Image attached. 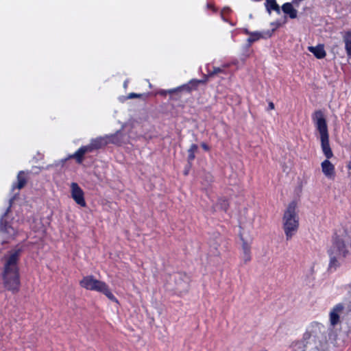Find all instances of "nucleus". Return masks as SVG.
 Returning a JSON list of instances; mask_svg holds the SVG:
<instances>
[{"label": "nucleus", "mask_w": 351, "mask_h": 351, "mask_svg": "<svg viewBox=\"0 0 351 351\" xmlns=\"http://www.w3.org/2000/svg\"><path fill=\"white\" fill-rule=\"evenodd\" d=\"M312 119L319 133L321 148L326 158L321 164L322 171L328 178H333L335 175V167L329 160L333 156V153L329 143V134L326 120L321 110L315 111L313 114Z\"/></svg>", "instance_id": "1"}, {"label": "nucleus", "mask_w": 351, "mask_h": 351, "mask_svg": "<svg viewBox=\"0 0 351 351\" xmlns=\"http://www.w3.org/2000/svg\"><path fill=\"white\" fill-rule=\"evenodd\" d=\"M21 249L9 252L3 258V266L1 274L3 287L13 293L20 289L21 280L19 267L18 265Z\"/></svg>", "instance_id": "2"}, {"label": "nucleus", "mask_w": 351, "mask_h": 351, "mask_svg": "<svg viewBox=\"0 0 351 351\" xmlns=\"http://www.w3.org/2000/svg\"><path fill=\"white\" fill-rule=\"evenodd\" d=\"M327 328L322 324L315 322L306 330L300 341L293 342L291 346V351H306L308 344L312 342L320 346L326 341Z\"/></svg>", "instance_id": "3"}, {"label": "nucleus", "mask_w": 351, "mask_h": 351, "mask_svg": "<svg viewBox=\"0 0 351 351\" xmlns=\"http://www.w3.org/2000/svg\"><path fill=\"white\" fill-rule=\"evenodd\" d=\"M296 208L295 202H290L283 215V229L287 241L295 234L299 228V217Z\"/></svg>", "instance_id": "4"}, {"label": "nucleus", "mask_w": 351, "mask_h": 351, "mask_svg": "<svg viewBox=\"0 0 351 351\" xmlns=\"http://www.w3.org/2000/svg\"><path fill=\"white\" fill-rule=\"evenodd\" d=\"M349 236L346 230L344 234L339 235L335 234L332 237V245L328 250L331 253L343 258L351 260V252L348 249Z\"/></svg>", "instance_id": "5"}, {"label": "nucleus", "mask_w": 351, "mask_h": 351, "mask_svg": "<svg viewBox=\"0 0 351 351\" xmlns=\"http://www.w3.org/2000/svg\"><path fill=\"white\" fill-rule=\"evenodd\" d=\"M202 80L192 79L188 83L184 84L176 88L169 90H160L158 94L165 96L167 93L170 95V99L179 100L181 99L184 94L189 95L193 90H196L197 86L203 83Z\"/></svg>", "instance_id": "6"}, {"label": "nucleus", "mask_w": 351, "mask_h": 351, "mask_svg": "<svg viewBox=\"0 0 351 351\" xmlns=\"http://www.w3.org/2000/svg\"><path fill=\"white\" fill-rule=\"evenodd\" d=\"M95 149L93 148L92 144L90 143L87 145L80 147L74 154L69 155L67 158L60 160V161L55 162V166L60 165L63 166L65 162L69 158H75L77 163L82 164L84 160V156L86 153H91Z\"/></svg>", "instance_id": "7"}, {"label": "nucleus", "mask_w": 351, "mask_h": 351, "mask_svg": "<svg viewBox=\"0 0 351 351\" xmlns=\"http://www.w3.org/2000/svg\"><path fill=\"white\" fill-rule=\"evenodd\" d=\"M346 309V304L343 303H338L335 304L329 313V323L330 326L335 328L337 324L341 322V316L344 315V311Z\"/></svg>", "instance_id": "8"}, {"label": "nucleus", "mask_w": 351, "mask_h": 351, "mask_svg": "<svg viewBox=\"0 0 351 351\" xmlns=\"http://www.w3.org/2000/svg\"><path fill=\"white\" fill-rule=\"evenodd\" d=\"M106 282L97 280L93 276H86L82 278L80 282L82 287L90 291H95L99 292L102 291L103 286Z\"/></svg>", "instance_id": "9"}, {"label": "nucleus", "mask_w": 351, "mask_h": 351, "mask_svg": "<svg viewBox=\"0 0 351 351\" xmlns=\"http://www.w3.org/2000/svg\"><path fill=\"white\" fill-rule=\"evenodd\" d=\"M15 197L14 196L10 199V206L8 207L3 215L1 216L0 219V231L4 234H7L8 238H12L14 237L16 234V231L15 229L4 218L8 214L10 210V208L12 206V204Z\"/></svg>", "instance_id": "10"}, {"label": "nucleus", "mask_w": 351, "mask_h": 351, "mask_svg": "<svg viewBox=\"0 0 351 351\" xmlns=\"http://www.w3.org/2000/svg\"><path fill=\"white\" fill-rule=\"evenodd\" d=\"M176 289L179 291H186L189 289L190 278L185 273L178 272L173 276Z\"/></svg>", "instance_id": "11"}, {"label": "nucleus", "mask_w": 351, "mask_h": 351, "mask_svg": "<svg viewBox=\"0 0 351 351\" xmlns=\"http://www.w3.org/2000/svg\"><path fill=\"white\" fill-rule=\"evenodd\" d=\"M71 197L75 203L82 207H85L86 206V203L84 199V193L78 184L76 182H72L71 184Z\"/></svg>", "instance_id": "12"}, {"label": "nucleus", "mask_w": 351, "mask_h": 351, "mask_svg": "<svg viewBox=\"0 0 351 351\" xmlns=\"http://www.w3.org/2000/svg\"><path fill=\"white\" fill-rule=\"evenodd\" d=\"M274 30V29H272L271 30L263 32H252L250 37L247 39V44L246 47L247 49L250 48L253 43L258 41L261 38L267 39L270 38L272 36Z\"/></svg>", "instance_id": "13"}, {"label": "nucleus", "mask_w": 351, "mask_h": 351, "mask_svg": "<svg viewBox=\"0 0 351 351\" xmlns=\"http://www.w3.org/2000/svg\"><path fill=\"white\" fill-rule=\"evenodd\" d=\"M328 254L330 257L328 269L330 272H333L336 271V269L341 265V260L343 258L336 256L335 254H332L331 253Z\"/></svg>", "instance_id": "14"}, {"label": "nucleus", "mask_w": 351, "mask_h": 351, "mask_svg": "<svg viewBox=\"0 0 351 351\" xmlns=\"http://www.w3.org/2000/svg\"><path fill=\"white\" fill-rule=\"evenodd\" d=\"M293 3H285L282 5V11L291 19L297 18L298 11L293 8Z\"/></svg>", "instance_id": "15"}, {"label": "nucleus", "mask_w": 351, "mask_h": 351, "mask_svg": "<svg viewBox=\"0 0 351 351\" xmlns=\"http://www.w3.org/2000/svg\"><path fill=\"white\" fill-rule=\"evenodd\" d=\"M308 51L311 52L317 59H322L326 57V53L323 45H318L315 47H308Z\"/></svg>", "instance_id": "16"}, {"label": "nucleus", "mask_w": 351, "mask_h": 351, "mask_svg": "<svg viewBox=\"0 0 351 351\" xmlns=\"http://www.w3.org/2000/svg\"><path fill=\"white\" fill-rule=\"evenodd\" d=\"M242 239V250L243 255L242 258L244 263H247L251 260V245L243 239Z\"/></svg>", "instance_id": "17"}, {"label": "nucleus", "mask_w": 351, "mask_h": 351, "mask_svg": "<svg viewBox=\"0 0 351 351\" xmlns=\"http://www.w3.org/2000/svg\"><path fill=\"white\" fill-rule=\"evenodd\" d=\"M93 148L97 150L101 149L108 144V141L107 140V137L106 136H99L95 138H92L90 142Z\"/></svg>", "instance_id": "18"}, {"label": "nucleus", "mask_w": 351, "mask_h": 351, "mask_svg": "<svg viewBox=\"0 0 351 351\" xmlns=\"http://www.w3.org/2000/svg\"><path fill=\"white\" fill-rule=\"evenodd\" d=\"M343 40L345 43V50L348 58H351V29L346 31L343 35Z\"/></svg>", "instance_id": "19"}, {"label": "nucleus", "mask_w": 351, "mask_h": 351, "mask_svg": "<svg viewBox=\"0 0 351 351\" xmlns=\"http://www.w3.org/2000/svg\"><path fill=\"white\" fill-rule=\"evenodd\" d=\"M26 183L27 179L25 176V172L23 171H20L17 175V184H13L12 189H21L26 184Z\"/></svg>", "instance_id": "20"}, {"label": "nucleus", "mask_w": 351, "mask_h": 351, "mask_svg": "<svg viewBox=\"0 0 351 351\" xmlns=\"http://www.w3.org/2000/svg\"><path fill=\"white\" fill-rule=\"evenodd\" d=\"M265 6L269 14H270L272 10L275 11L278 14H280L281 12L280 6L276 0H266Z\"/></svg>", "instance_id": "21"}, {"label": "nucleus", "mask_w": 351, "mask_h": 351, "mask_svg": "<svg viewBox=\"0 0 351 351\" xmlns=\"http://www.w3.org/2000/svg\"><path fill=\"white\" fill-rule=\"evenodd\" d=\"M123 134L121 130H118L116 133L110 136H106L108 143H113L115 145H120L123 143L122 140Z\"/></svg>", "instance_id": "22"}, {"label": "nucleus", "mask_w": 351, "mask_h": 351, "mask_svg": "<svg viewBox=\"0 0 351 351\" xmlns=\"http://www.w3.org/2000/svg\"><path fill=\"white\" fill-rule=\"evenodd\" d=\"M198 146L196 144H192L190 146V148L188 149V157H187V162L189 165V167L192 165V162L194 160L195 158V153L197 151Z\"/></svg>", "instance_id": "23"}, {"label": "nucleus", "mask_w": 351, "mask_h": 351, "mask_svg": "<svg viewBox=\"0 0 351 351\" xmlns=\"http://www.w3.org/2000/svg\"><path fill=\"white\" fill-rule=\"evenodd\" d=\"M102 291H100V293H102L104 294L110 300L114 302H118V300L117 298L113 295V293L111 292V291L109 289L108 285L105 283L104 286H103V288L101 289Z\"/></svg>", "instance_id": "24"}, {"label": "nucleus", "mask_w": 351, "mask_h": 351, "mask_svg": "<svg viewBox=\"0 0 351 351\" xmlns=\"http://www.w3.org/2000/svg\"><path fill=\"white\" fill-rule=\"evenodd\" d=\"M217 204L219 206L220 208L224 211H227V210L229 207V204H228V200L226 199H223V198H221L219 199Z\"/></svg>", "instance_id": "25"}, {"label": "nucleus", "mask_w": 351, "mask_h": 351, "mask_svg": "<svg viewBox=\"0 0 351 351\" xmlns=\"http://www.w3.org/2000/svg\"><path fill=\"white\" fill-rule=\"evenodd\" d=\"M326 343H327V341L326 342L323 343L322 346H320L318 342L317 343H314L315 345V348L311 351H326L324 347H325V345L326 344Z\"/></svg>", "instance_id": "26"}, {"label": "nucleus", "mask_w": 351, "mask_h": 351, "mask_svg": "<svg viewBox=\"0 0 351 351\" xmlns=\"http://www.w3.org/2000/svg\"><path fill=\"white\" fill-rule=\"evenodd\" d=\"M223 72V70L219 67H214L213 71L209 73L210 76H213L214 75L218 74L219 73Z\"/></svg>", "instance_id": "27"}, {"label": "nucleus", "mask_w": 351, "mask_h": 351, "mask_svg": "<svg viewBox=\"0 0 351 351\" xmlns=\"http://www.w3.org/2000/svg\"><path fill=\"white\" fill-rule=\"evenodd\" d=\"M141 96H142V95H141V94L131 93L127 96V98L131 99H134V98H140Z\"/></svg>", "instance_id": "28"}, {"label": "nucleus", "mask_w": 351, "mask_h": 351, "mask_svg": "<svg viewBox=\"0 0 351 351\" xmlns=\"http://www.w3.org/2000/svg\"><path fill=\"white\" fill-rule=\"evenodd\" d=\"M201 146L205 151H208L210 149L209 146L205 143H202Z\"/></svg>", "instance_id": "29"}, {"label": "nucleus", "mask_w": 351, "mask_h": 351, "mask_svg": "<svg viewBox=\"0 0 351 351\" xmlns=\"http://www.w3.org/2000/svg\"><path fill=\"white\" fill-rule=\"evenodd\" d=\"M274 108V104L273 102H269L268 105V110H272Z\"/></svg>", "instance_id": "30"}, {"label": "nucleus", "mask_w": 351, "mask_h": 351, "mask_svg": "<svg viewBox=\"0 0 351 351\" xmlns=\"http://www.w3.org/2000/svg\"><path fill=\"white\" fill-rule=\"evenodd\" d=\"M243 32L246 34V35H249L250 36L251 34L252 33V32H250L247 29H243Z\"/></svg>", "instance_id": "31"}, {"label": "nucleus", "mask_w": 351, "mask_h": 351, "mask_svg": "<svg viewBox=\"0 0 351 351\" xmlns=\"http://www.w3.org/2000/svg\"><path fill=\"white\" fill-rule=\"evenodd\" d=\"M188 166H189V164H188ZM190 168H191V167H186V169H185V170H184V174L185 176H186V175H188V174H189V169H190Z\"/></svg>", "instance_id": "32"}, {"label": "nucleus", "mask_w": 351, "mask_h": 351, "mask_svg": "<svg viewBox=\"0 0 351 351\" xmlns=\"http://www.w3.org/2000/svg\"><path fill=\"white\" fill-rule=\"evenodd\" d=\"M347 167L349 170H351V162H349L348 165H347Z\"/></svg>", "instance_id": "33"}, {"label": "nucleus", "mask_w": 351, "mask_h": 351, "mask_svg": "<svg viewBox=\"0 0 351 351\" xmlns=\"http://www.w3.org/2000/svg\"><path fill=\"white\" fill-rule=\"evenodd\" d=\"M123 86H124L125 88L127 87V86H128V81H125L124 82Z\"/></svg>", "instance_id": "34"}]
</instances>
